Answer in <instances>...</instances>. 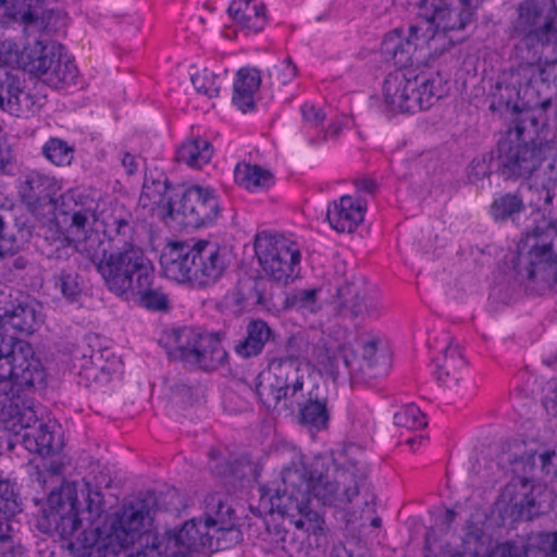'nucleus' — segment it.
<instances>
[{"label":"nucleus","mask_w":557,"mask_h":557,"mask_svg":"<svg viewBox=\"0 0 557 557\" xmlns=\"http://www.w3.org/2000/svg\"><path fill=\"white\" fill-rule=\"evenodd\" d=\"M366 206L359 198L344 195L327 207L326 219L338 233H351L363 221Z\"/></svg>","instance_id":"17"},{"label":"nucleus","mask_w":557,"mask_h":557,"mask_svg":"<svg viewBox=\"0 0 557 557\" xmlns=\"http://www.w3.org/2000/svg\"><path fill=\"white\" fill-rule=\"evenodd\" d=\"M62 199L63 205L73 203L75 208L65 233L51 238L57 257L62 256L61 247L71 246L97 265L107 287L115 295L148 310H168V296L161 289L151 288L153 268L140 249L125 245L107 255L108 243L99 231L95 200L78 188L67 190Z\"/></svg>","instance_id":"2"},{"label":"nucleus","mask_w":557,"mask_h":557,"mask_svg":"<svg viewBox=\"0 0 557 557\" xmlns=\"http://www.w3.org/2000/svg\"><path fill=\"white\" fill-rule=\"evenodd\" d=\"M39 306L33 301L18 304L12 309H5L0 312V333L4 337V343L18 341L9 334L10 330H15L26 334H32L42 322Z\"/></svg>","instance_id":"15"},{"label":"nucleus","mask_w":557,"mask_h":557,"mask_svg":"<svg viewBox=\"0 0 557 557\" xmlns=\"http://www.w3.org/2000/svg\"><path fill=\"white\" fill-rule=\"evenodd\" d=\"M422 441H423V437L421 435H419V436L408 435L405 438V444L409 446L411 451H416L417 446L421 445Z\"/></svg>","instance_id":"48"},{"label":"nucleus","mask_w":557,"mask_h":557,"mask_svg":"<svg viewBox=\"0 0 557 557\" xmlns=\"http://www.w3.org/2000/svg\"><path fill=\"white\" fill-rule=\"evenodd\" d=\"M231 261L225 246L207 239L171 240L160 256L163 275L193 288L214 285L223 277Z\"/></svg>","instance_id":"6"},{"label":"nucleus","mask_w":557,"mask_h":557,"mask_svg":"<svg viewBox=\"0 0 557 557\" xmlns=\"http://www.w3.org/2000/svg\"><path fill=\"white\" fill-rule=\"evenodd\" d=\"M329 418L325 400H310L300 409L301 423L317 431L326 428Z\"/></svg>","instance_id":"32"},{"label":"nucleus","mask_w":557,"mask_h":557,"mask_svg":"<svg viewBox=\"0 0 557 557\" xmlns=\"http://www.w3.org/2000/svg\"><path fill=\"white\" fill-rule=\"evenodd\" d=\"M432 23L444 33L463 29L473 20L471 3H433Z\"/></svg>","instance_id":"20"},{"label":"nucleus","mask_w":557,"mask_h":557,"mask_svg":"<svg viewBox=\"0 0 557 557\" xmlns=\"http://www.w3.org/2000/svg\"><path fill=\"white\" fill-rule=\"evenodd\" d=\"M377 187V184L372 178H361L356 182V188L359 193L372 194Z\"/></svg>","instance_id":"44"},{"label":"nucleus","mask_w":557,"mask_h":557,"mask_svg":"<svg viewBox=\"0 0 557 557\" xmlns=\"http://www.w3.org/2000/svg\"><path fill=\"white\" fill-rule=\"evenodd\" d=\"M15 98V103L18 106V107H23L25 106L26 108H28L30 111H35L36 108L40 107L41 104L38 103L36 104L35 102H32L30 106H28V102H29V97H28V94L26 92H23V91H20L17 95L14 96Z\"/></svg>","instance_id":"47"},{"label":"nucleus","mask_w":557,"mask_h":557,"mask_svg":"<svg viewBox=\"0 0 557 557\" xmlns=\"http://www.w3.org/2000/svg\"><path fill=\"white\" fill-rule=\"evenodd\" d=\"M0 108L10 111L11 113H14V110L12 108V101L11 99H8V101L5 102V98L2 95V89L0 90Z\"/></svg>","instance_id":"50"},{"label":"nucleus","mask_w":557,"mask_h":557,"mask_svg":"<svg viewBox=\"0 0 557 557\" xmlns=\"http://www.w3.org/2000/svg\"><path fill=\"white\" fill-rule=\"evenodd\" d=\"M261 85V74L255 67L239 69L234 79V103L243 112L255 107L256 94Z\"/></svg>","instance_id":"22"},{"label":"nucleus","mask_w":557,"mask_h":557,"mask_svg":"<svg viewBox=\"0 0 557 557\" xmlns=\"http://www.w3.org/2000/svg\"><path fill=\"white\" fill-rule=\"evenodd\" d=\"M44 156L54 165L65 166L71 164L74 158V149L60 138H50L42 147Z\"/></svg>","instance_id":"33"},{"label":"nucleus","mask_w":557,"mask_h":557,"mask_svg":"<svg viewBox=\"0 0 557 557\" xmlns=\"http://www.w3.org/2000/svg\"><path fill=\"white\" fill-rule=\"evenodd\" d=\"M21 248L15 236L7 232V224L2 216H0V257L7 255H14Z\"/></svg>","instance_id":"38"},{"label":"nucleus","mask_w":557,"mask_h":557,"mask_svg":"<svg viewBox=\"0 0 557 557\" xmlns=\"http://www.w3.org/2000/svg\"><path fill=\"white\" fill-rule=\"evenodd\" d=\"M304 121L314 127H318L324 120V114L314 104L306 102L301 106Z\"/></svg>","instance_id":"40"},{"label":"nucleus","mask_w":557,"mask_h":557,"mask_svg":"<svg viewBox=\"0 0 557 557\" xmlns=\"http://www.w3.org/2000/svg\"><path fill=\"white\" fill-rule=\"evenodd\" d=\"M553 198H554V195L548 190V191L546 193L545 202H546V203H550V202H552V200H553Z\"/></svg>","instance_id":"54"},{"label":"nucleus","mask_w":557,"mask_h":557,"mask_svg":"<svg viewBox=\"0 0 557 557\" xmlns=\"http://www.w3.org/2000/svg\"><path fill=\"white\" fill-rule=\"evenodd\" d=\"M456 517V512L453 509L446 510V519L447 521L451 522Z\"/></svg>","instance_id":"53"},{"label":"nucleus","mask_w":557,"mask_h":557,"mask_svg":"<svg viewBox=\"0 0 557 557\" xmlns=\"http://www.w3.org/2000/svg\"><path fill=\"white\" fill-rule=\"evenodd\" d=\"M0 64L23 67L51 88L61 89L76 85L78 69L72 55L55 44L35 41L20 51L18 45L4 40L0 46Z\"/></svg>","instance_id":"8"},{"label":"nucleus","mask_w":557,"mask_h":557,"mask_svg":"<svg viewBox=\"0 0 557 557\" xmlns=\"http://www.w3.org/2000/svg\"><path fill=\"white\" fill-rule=\"evenodd\" d=\"M247 336L236 344L234 350L243 358L258 356L265 344L273 337V331L263 320H252L247 325Z\"/></svg>","instance_id":"23"},{"label":"nucleus","mask_w":557,"mask_h":557,"mask_svg":"<svg viewBox=\"0 0 557 557\" xmlns=\"http://www.w3.org/2000/svg\"><path fill=\"white\" fill-rule=\"evenodd\" d=\"M191 83L198 92L209 98L216 97L221 88L220 77L207 69L195 73L191 76Z\"/></svg>","instance_id":"35"},{"label":"nucleus","mask_w":557,"mask_h":557,"mask_svg":"<svg viewBox=\"0 0 557 557\" xmlns=\"http://www.w3.org/2000/svg\"><path fill=\"white\" fill-rule=\"evenodd\" d=\"M228 14L247 34H256L267 24L265 8L258 0H233L228 7Z\"/></svg>","instance_id":"19"},{"label":"nucleus","mask_w":557,"mask_h":557,"mask_svg":"<svg viewBox=\"0 0 557 557\" xmlns=\"http://www.w3.org/2000/svg\"><path fill=\"white\" fill-rule=\"evenodd\" d=\"M255 253L263 273L288 284L299 275L301 253L298 245L281 234L261 232L255 238Z\"/></svg>","instance_id":"11"},{"label":"nucleus","mask_w":557,"mask_h":557,"mask_svg":"<svg viewBox=\"0 0 557 557\" xmlns=\"http://www.w3.org/2000/svg\"><path fill=\"white\" fill-rule=\"evenodd\" d=\"M54 288L70 302L77 301L82 294L79 277L74 272L62 271L59 273L54 277Z\"/></svg>","instance_id":"34"},{"label":"nucleus","mask_w":557,"mask_h":557,"mask_svg":"<svg viewBox=\"0 0 557 557\" xmlns=\"http://www.w3.org/2000/svg\"><path fill=\"white\" fill-rule=\"evenodd\" d=\"M169 355L203 370L215 369L226 359L219 335L193 327H183L171 333Z\"/></svg>","instance_id":"12"},{"label":"nucleus","mask_w":557,"mask_h":557,"mask_svg":"<svg viewBox=\"0 0 557 557\" xmlns=\"http://www.w3.org/2000/svg\"><path fill=\"white\" fill-rule=\"evenodd\" d=\"M523 210L524 202L518 193L500 195L490 206V213L496 221L512 219Z\"/></svg>","instance_id":"30"},{"label":"nucleus","mask_w":557,"mask_h":557,"mask_svg":"<svg viewBox=\"0 0 557 557\" xmlns=\"http://www.w3.org/2000/svg\"><path fill=\"white\" fill-rule=\"evenodd\" d=\"M0 425L15 435L24 431L23 445L34 454L48 456L64 445L61 424L54 419L39 420L34 407L27 403L16 404L11 410H0Z\"/></svg>","instance_id":"9"},{"label":"nucleus","mask_w":557,"mask_h":557,"mask_svg":"<svg viewBox=\"0 0 557 557\" xmlns=\"http://www.w3.org/2000/svg\"><path fill=\"white\" fill-rule=\"evenodd\" d=\"M557 11L553 0H528L519 7V24L528 36L547 45L557 36Z\"/></svg>","instance_id":"13"},{"label":"nucleus","mask_w":557,"mask_h":557,"mask_svg":"<svg viewBox=\"0 0 557 557\" xmlns=\"http://www.w3.org/2000/svg\"><path fill=\"white\" fill-rule=\"evenodd\" d=\"M305 345H307V339L300 333L292 335L286 342V348L289 352H300Z\"/></svg>","instance_id":"43"},{"label":"nucleus","mask_w":557,"mask_h":557,"mask_svg":"<svg viewBox=\"0 0 557 557\" xmlns=\"http://www.w3.org/2000/svg\"><path fill=\"white\" fill-rule=\"evenodd\" d=\"M433 3H456L461 4L462 3H471L470 0H433Z\"/></svg>","instance_id":"51"},{"label":"nucleus","mask_w":557,"mask_h":557,"mask_svg":"<svg viewBox=\"0 0 557 557\" xmlns=\"http://www.w3.org/2000/svg\"><path fill=\"white\" fill-rule=\"evenodd\" d=\"M150 525L144 505L131 504L106 515L100 491L70 482L49 494L37 521L40 531L64 542L72 557H116L136 543L140 549L127 557H197L206 548H227L221 543L225 536L230 542L240 537L234 510L218 493L206 498L203 519H190L169 532L164 544L157 543Z\"/></svg>","instance_id":"1"},{"label":"nucleus","mask_w":557,"mask_h":557,"mask_svg":"<svg viewBox=\"0 0 557 557\" xmlns=\"http://www.w3.org/2000/svg\"><path fill=\"white\" fill-rule=\"evenodd\" d=\"M466 368L467 361L461 347L454 338L446 336L445 348L435 358L434 375L436 380L445 386H455L461 380Z\"/></svg>","instance_id":"18"},{"label":"nucleus","mask_w":557,"mask_h":557,"mask_svg":"<svg viewBox=\"0 0 557 557\" xmlns=\"http://www.w3.org/2000/svg\"><path fill=\"white\" fill-rule=\"evenodd\" d=\"M317 293V289L302 290L299 293V301L304 306L311 308V306L315 302Z\"/></svg>","instance_id":"45"},{"label":"nucleus","mask_w":557,"mask_h":557,"mask_svg":"<svg viewBox=\"0 0 557 557\" xmlns=\"http://www.w3.org/2000/svg\"><path fill=\"white\" fill-rule=\"evenodd\" d=\"M528 280L553 286L557 283V255L552 248V242L534 244L528 252L525 267Z\"/></svg>","instance_id":"16"},{"label":"nucleus","mask_w":557,"mask_h":557,"mask_svg":"<svg viewBox=\"0 0 557 557\" xmlns=\"http://www.w3.org/2000/svg\"><path fill=\"white\" fill-rule=\"evenodd\" d=\"M235 183L250 193H260L274 184V175L256 164L238 163L234 170Z\"/></svg>","instance_id":"24"},{"label":"nucleus","mask_w":557,"mask_h":557,"mask_svg":"<svg viewBox=\"0 0 557 557\" xmlns=\"http://www.w3.org/2000/svg\"><path fill=\"white\" fill-rule=\"evenodd\" d=\"M26 189L30 198H52L62 189V183L54 176L40 172H30L25 176L23 187L24 197L26 196Z\"/></svg>","instance_id":"27"},{"label":"nucleus","mask_w":557,"mask_h":557,"mask_svg":"<svg viewBox=\"0 0 557 557\" xmlns=\"http://www.w3.org/2000/svg\"><path fill=\"white\" fill-rule=\"evenodd\" d=\"M515 73L518 76H523L528 83H532L533 81H541L545 83L549 81L548 70L546 67L541 66L540 64H520L516 69Z\"/></svg>","instance_id":"36"},{"label":"nucleus","mask_w":557,"mask_h":557,"mask_svg":"<svg viewBox=\"0 0 557 557\" xmlns=\"http://www.w3.org/2000/svg\"><path fill=\"white\" fill-rule=\"evenodd\" d=\"M488 557H527V552L521 546L507 541L500 543Z\"/></svg>","instance_id":"39"},{"label":"nucleus","mask_w":557,"mask_h":557,"mask_svg":"<svg viewBox=\"0 0 557 557\" xmlns=\"http://www.w3.org/2000/svg\"><path fill=\"white\" fill-rule=\"evenodd\" d=\"M555 455H556L555 450H545L544 453H542L540 455V460L542 462V466L543 467L548 466L552 462Z\"/></svg>","instance_id":"49"},{"label":"nucleus","mask_w":557,"mask_h":557,"mask_svg":"<svg viewBox=\"0 0 557 557\" xmlns=\"http://www.w3.org/2000/svg\"><path fill=\"white\" fill-rule=\"evenodd\" d=\"M121 369L120 360L108 352L104 358L103 352H92L89 359H85L81 366L79 375L87 382L100 384L109 383Z\"/></svg>","instance_id":"21"},{"label":"nucleus","mask_w":557,"mask_h":557,"mask_svg":"<svg viewBox=\"0 0 557 557\" xmlns=\"http://www.w3.org/2000/svg\"><path fill=\"white\" fill-rule=\"evenodd\" d=\"M465 549L474 557H488V555L499 545L488 550L491 546V536L476 523L467 524V532L463 539Z\"/></svg>","instance_id":"31"},{"label":"nucleus","mask_w":557,"mask_h":557,"mask_svg":"<svg viewBox=\"0 0 557 557\" xmlns=\"http://www.w3.org/2000/svg\"><path fill=\"white\" fill-rule=\"evenodd\" d=\"M21 510L14 485L0 476V540L11 536L14 531L13 517Z\"/></svg>","instance_id":"25"},{"label":"nucleus","mask_w":557,"mask_h":557,"mask_svg":"<svg viewBox=\"0 0 557 557\" xmlns=\"http://www.w3.org/2000/svg\"><path fill=\"white\" fill-rule=\"evenodd\" d=\"M540 545L546 557H557V531L542 534Z\"/></svg>","instance_id":"41"},{"label":"nucleus","mask_w":557,"mask_h":557,"mask_svg":"<svg viewBox=\"0 0 557 557\" xmlns=\"http://www.w3.org/2000/svg\"><path fill=\"white\" fill-rule=\"evenodd\" d=\"M122 165L124 166V169L126 170V172L128 174L135 173L137 170V165H138L136 157L128 152L124 153V156L122 158Z\"/></svg>","instance_id":"46"},{"label":"nucleus","mask_w":557,"mask_h":557,"mask_svg":"<svg viewBox=\"0 0 557 557\" xmlns=\"http://www.w3.org/2000/svg\"><path fill=\"white\" fill-rule=\"evenodd\" d=\"M14 555H18L20 556L21 555V549L17 548L16 550H14Z\"/></svg>","instance_id":"55"},{"label":"nucleus","mask_w":557,"mask_h":557,"mask_svg":"<svg viewBox=\"0 0 557 557\" xmlns=\"http://www.w3.org/2000/svg\"><path fill=\"white\" fill-rule=\"evenodd\" d=\"M385 47L398 67L385 79V107L393 112H416L431 108L445 96L448 77L438 66H429L416 75L403 71L411 60L409 41L396 42L395 38L385 37Z\"/></svg>","instance_id":"5"},{"label":"nucleus","mask_w":557,"mask_h":557,"mask_svg":"<svg viewBox=\"0 0 557 557\" xmlns=\"http://www.w3.org/2000/svg\"><path fill=\"white\" fill-rule=\"evenodd\" d=\"M297 75V66L290 59H284L278 62L272 72V76L281 84L287 85L294 81Z\"/></svg>","instance_id":"37"},{"label":"nucleus","mask_w":557,"mask_h":557,"mask_svg":"<svg viewBox=\"0 0 557 557\" xmlns=\"http://www.w3.org/2000/svg\"><path fill=\"white\" fill-rule=\"evenodd\" d=\"M212 153V146L207 139L193 138L180 146L176 158L190 168H201L211 160Z\"/></svg>","instance_id":"26"},{"label":"nucleus","mask_w":557,"mask_h":557,"mask_svg":"<svg viewBox=\"0 0 557 557\" xmlns=\"http://www.w3.org/2000/svg\"><path fill=\"white\" fill-rule=\"evenodd\" d=\"M0 10L12 20L30 24L39 16L41 0H0Z\"/></svg>","instance_id":"28"},{"label":"nucleus","mask_w":557,"mask_h":557,"mask_svg":"<svg viewBox=\"0 0 557 557\" xmlns=\"http://www.w3.org/2000/svg\"><path fill=\"white\" fill-rule=\"evenodd\" d=\"M174 190L163 182L145 183L140 195L144 207L162 220L173 219L190 227H203L214 222L220 214V203L215 191L209 186L193 185L185 189L177 201Z\"/></svg>","instance_id":"7"},{"label":"nucleus","mask_w":557,"mask_h":557,"mask_svg":"<svg viewBox=\"0 0 557 557\" xmlns=\"http://www.w3.org/2000/svg\"><path fill=\"white\" fill-rule=\"evenodd\" d=\"M425 416L414 404H406L393 413V429H400L399 436L426 426Z\"/></svg>","instance_id":"29"},{"label":"nucleus","mask_w":557,"mask_h":557,"mask_svg":"<svg viewBox=\"0 0 557 557\" xmlns=\"http://www.w3.org/2000/svg\"><path fill=\"white\" fill-rule=\"evenodd\" d=\"M543 235H544V231L541 227L536 226V227L533 228V231H532V236L533 237L539 238V237H541Z\"/></svg>","instance_id":"52"},{"label":"nucleus","mask_w":557,"mask_h":557,"mask_svg":"<svg viewBox=\"0 0 557 557\" xmlns=\"http://www.w3.org/2000/svg\"><path fill=\"white\" fill-rule=\"evenodd\" d=\"M539 487L527 478H516L505 485L498 504L506 515L515 520H531L537 510Z\"/></svg>","instance_id":"14"},{"label":"nucleus","mask_w":557,"mask_h":557,"mask_svg":"<svg viewBox=\"0 0 557 557\" xmlns=\"http://www.w3.org/2000/svg\"><path fill=\"white\" fill-rule=\"evenodd\" d=\"M311 470L300 473L297 469H286L283 474L284 490L270 499L272 511L286 517L299 531L308 535H321L324 520L310 508L311 493L323 505H333L337 499L338 482L343 472L330 456H319L311 463Z\"/></svg>","instance_id":"3"},{"label":"nucleus","mask_w":557,"mask_h":557,"mask_svg":"<svg viewBox=\"0 0 557 557\" xmlns=\"http://www.w3.org/2000/svg\"><path fill=\"white\" fill-rule=\"evenodd\" d=\"M314 354L315 356L313 357V362L319 371H327L333 367V359L324 347L315 348Z\"/></svg>","instance_id":"42"},{"label":"nucleus","mask_w":557,"mask_h":557,"mask_svg":"<svg viewBox=\"0 0 557 557\" xmlns=\"http://www.w3.org/2000/svg\"><path fill=\"white\" fill-rule=\"evenodd\" d=\"M498 147L500 171L506 177H534L543 187L557 182V144L540 137L533 113L524 112L515 120Z\"/></svg>","instance_id":"4"},{"label":"nucleus","mask_w":557,"mask_h":557,"mask_svg":"<svg viewBox=\"0 0 557 557\" xmlns=\"http://www.w3.org/2000/svg\"><path fill=\"white\" fill-rule=\"evenodd\" d=\"M309 366L298 356L289 355L272 359L256 383V393L268 408H275L284 400L293 405L302 395Z\"/></svg>","instance_id":"10"}]
</instances>
